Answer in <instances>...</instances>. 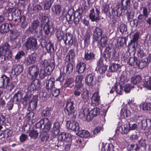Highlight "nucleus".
I'll return each instance as SVG.
<instances>
[{"label":"nucleus","instance_id":"f257e3e1","mask_svg":"<svg viewBox=\"0 0 151 151\" xmlns=\"http://www.w3.org/2000/svg\"><path fill=\"white\" fill-rule=\"evenodd\" d=\"M102 31L101 29L99 27H96L93 31V43L97 42L98 45L101 47H106L108 44V39L106 37H102Z\"/></svg>","mask_w":151,"mask_h":151},{"label":"nucleus","instance_id":"f03ea898","mask_svg":"<svg viewBox=\"0 0 151 151\" xmlns=\"http://www.w3.org/2000/svg\"><path fill=\"white\" fill-rule=\"evenodd\" d=\"M130 5V0H121L120 3L114 6L113 8H112V14L109 13V16L113 15L114 16L120 17L123 12V10H127Z\"/></svg>","mask_w":151,"mask_h":151},{"label":"nucleus","instance_id":"7ed1b4c3","mask_svg":"<svg viewBox=\"0 0 151 151\" xmlns=\"http://www.w3.org/2000/svg\"><path fill=\"white\" fill-rule=\"evenodd\" d=\"M104 57L107 62H110L112 60L114 61H118L119 60V53L117 52L115 48L109 45L106 48Z\"/></svg>","mask_w":151,"mask_h":151},{"label":"nucleus","instance_id":"20e7f679","mask_svg":"<svg viewBox=\"0 0 151 151\" xmlns=\"http://www.w3.org/2000/svg\"><path fill=\"white\" fill-rule=\"evenodd\" d=\"M10 46L8 43L5 42L0 46V57L4 56V60H7L12 57V51L10 50Z\"/></svg>","mask_w":151,"mask_h":151},{"label":"nucleus","instance_id":"39448f33","mask_svg":"<svg viewBox=\"0 0 151 151\" xmlns=\"http://www.w3.org/2000/svg\"><path fill=\"white\" fill-rule=\"evenodd\" d=\"M43 125L42 131L46 132H48L50 129L51 127V123L48 118H42L38 122L35 124L37 128L41 129Z\"/></svg>","mask_w":151,"mask_h":151},{"label":"nucleus","instance_id":"423d86ee","mask_svg":"<svg viewBox=\"0 0 151 151\" xmlns=\"http://www.w3.org/2000/svg\"><path fill=\"white\" fill-rule=\"evenodd\" d=\"M142 14H140L137 17V19L139 22L144 21L145 20L146 23L148 24L149 27L151 26V17H148L149 15V12L148 9L146 7L142 8Z\"/></svg>","mask_w":151,"mask_h":151},{"label":"nucleus","instance_id":"0eeeda50","mask_svg":"<svg viewBox=\"0 0 151 151\" xmlns=\"http://www.w3.org/2000/svg\"><path fill=\"white\" fill-rule=\"evenodd\" d=\"M39 67L36 65L29 66L27 71V77L32 80L36 79L39 75Z\"/></svg>","mask_w":151,"mask_h":151},{"label":"nucleus","instance_id":"6e6552de","mask_svg":"<svg viewBox=\"0 0 151 151\" xmlns=\"http://www.w3.org/2000/svg\"><path fill=\"white\" fill-rule=\"evenodd\" d=\"M0 83V88H3L5 86L7 90L9 91H11L13 89L15 85L14 83L11 82L10 78L6 76L4 78L1 79Z\"/></svg>","mask_w":151,"mask_h":151},{"label":"nucleus","instance_id":"1a4fd4ad","mask_svg":"<svg viewBox=\"0 0 151 151\" xmlns=\"http://www.w3.org/2000/svg\"><path fill=\"white\" fill-rule=\"evenodd\" d=\"M24 45L27 50L34 51L38 48L37 40L33 37L27 38L24 42Z\"/></svg>","mask_w":151,"mask_h":151},{"label":"nucleus","instance_id":"9d476101","mask_svg":"<svg viewBox=\"0 0 151 151\" xmlns=\"http://www.w3.org/2000/svg\"><path fill=\"white\" fill-rule=\"evenodd\" d=\"M100 7L96 6L95 8L92 9L90 11L89 17L92 22H97L100 19Z\"/></svg>","mask_w":151,"mask_h":151},{"label":"nucleus","instance_id":"9b49d317","mask_svg":"<svg viewBox=\"0 0 151 151\" xmlns=\"http://www.w3.org/2000/svg\"><path fill=\"white\" fill-rule=\"evenodd\" d=\"M41 64L42 66L46 68L47 71L49 72L48 73L49 75L51 74L52 72L54 69L55 66V63L54 61H52L50 63L49 61L46 59L42 60L41 63Z\"/></svg>","mask_w":151,"mask_h":151},{"label":"nucleus","instance_id":"f8f14e48","mask_svg":"<svg viewBox=\"0 0 151 151\" xmlns=\"http://www.w3.org/2000/svg\"><path fill=\"white\" fill-rule=\"evenodd\" d=\"M63 40L65 45H75L76 42L75 39L73 38V35L69 33H66L64 36Z\"/></svg>","mask_w":151,"mask_h":151},{"label":"nucleus","instance_id":"ddd939ff","mask_svg":"<svg viewBox=\"0 0 151 151\" xmlns=\"http://www.w3.org/2000/svg\"><path fill=\"white\" fill-rule=\"evenodd\" d=\"M66 127L68 129L75 132H78L80 129L79 124L77 122L72 120L67 121Z\"/></svg>","mask_w":151,"mask_h":151},{"label":"nucleus","instance_id":"4468645a","mask_svg":"<svg viewBox=\"0 0 151 151\" xmlns=\"http://www.w3.org/2000/svg\"><path fill=\"white\" fill-rule=\"evenodd\" d=\"M33 81L30 85L28 86V88L31 91L37 90L39 91L41 89V82L38 79H35Z\"/></svg>","mask_w":151,"mask_h":151},{"label":"nucleus","instance_id":"2eb2a0df","mask_svg":"<svg viewBox=\"0 0 151 151\" xmlns=\"http://www.w3.org/2000/svg\"><path fill=\"white\" fill-rule=\"evenodd\" d=\"M99 113V109L97 107H95L88 112V114L86 116V119L88 121H90L95 116L98 115Z\"/></svg>","mask_w":151,"mask_h":151},{"label":"nucleus","instance_id":"dca6fc26","mask_svg":"<svg viewBox=\"0 0 151 151\" xmlns=\"http://www.w3.org/2000/svg\"><path fill=\"white\" fill-rule=\"evenodd\" d=\"M83 11L82 8H79L74 12L73 21L75 24H78L80 20L82 17Z\"/></svg>","mask_w":151,"mask_h":151},{"label":"nucleus","instance_id":"f3484780","mask_svg":"<svg viewBox=\"0 0 151 151\" xmlns=\"http://www.w3.org/2000/svg\"><path fill=\"white\" fill-rule=\"evenodd\" d=\"M19 22L17 23H16L15 22L17 21V19L14 20L15 23H13V25L14 26L19 25L20 27L23 28H25L27 25V22L26 21V17L24 15H22L19 18Z\"/></svg>","mask_w":151,"mask_h":151},{"label":"nucleus","instance_id":"a211bd4d","mask_svg":"<svg viewBox=\"0 0 151 151\" xmlns=\"http://www.w3.org/2000/svg\"><path fill=\"white\" fill-rule=\"evenodd\" d=\"M58 139L66 142L71 141L72 138L70 134L63 132L60 134L58 137Z\"/></svg>","mask_w":151,"mask_h":151},{"label":"nucleus","instance_id":"6ab92c4d","mask_svg":"<svg viewBox=\"0 0 151 151\" xmlns=\"http://www.w3.org/2000/svg\"><path fill=\"white\" fill-rule=\"evenodd\" d=\"M13 133L12 130L9 129H6L2 130L0 134V139H7L11 136Z\"/></svg>","mask_w":151,"mask_h":151},{"label":"nucleus","instance_id":"aec40b11","mask_svg":"<svg viewBox=\"0 0 151 151\" xmlns=\"http://www.w3.org/2000/svg\"><path fill=\"white\" fill-rule=\"evenodd\" d=\"M55 80L53 77H51L50 78L47 80L46 82V88L48 91H50L54 87V84L55 82Z\"/></svg>","mask_w":151,"mask_h":151},{"label":"nucleus","instance_id":"412c9836","mask_svg":"<svg viewBox=\"0 0 151 151\" xmlns=\"http://www.w3.org/2000/svg\"><path fill=\"white\" fill-rule=\"evenodd\" d=\"M61 125L58 122L54 123L52 132V135L54 137L57 135L59 133Z\"/></svg>","mask_w":151,"mask_h":151},{"label":"nucleus","instance_id":"4be33fe9","mask_svg":"<svg viewBox=\"0 0 151 151\" xmlns=\"http://www.w3.org/2000/svg\"><path fill=\"white\" fill-rule=\"evenodd\" d=\"M75 53L73 49L69 50L65 57V61L67 62H73L74 61Z\"/></svg>","mask_w":151,"mask_h":151},{"label":"nucleus","instance_id":"5701e85b","mask_svg":"<svg viewBox=\"0 0 151 151\" xmlns=\"http://www.w3.org/2000/svg\"><path fill=\"white\" fill-rule=\"evenodd\" d=\"M92 103L95 106L98 105L100 103V96L98 91H96L91 98Z\"/></svg>","mask_w":151,"mask_h":151},{"label":"nucleus","instance_id":"b1692460","mask_svg":"<svg viewBox=\"0 0 151 151\" xmlns=\"http://www.w3.org/2000/svg\"><path fill=\"white\" fill-rule=\"evenodd\" d=\"M97 67L99 73L101 74L104 73L107 68V66L104 65L103 60L101 59H100L97 62Z\"/></svg>","mask_w":151,"mask_h":151},{"label":"nucleus","instance_id":"393cba45","mask_svg":"<svg viewBox=\"0 0 151 151\" xmlns=\"http://www.w3.org/2000/svg\"><path fill=\"white\" fill-rule=\"evenodd\" d=\"M23 67L21 65L16 64L14 65L12 67V70L15 75H18L23 70Z\"/></svg>","mask_w":151,"mask_h":151},{"label":"nucleus","instance_id":"a878e982","mask_svg":"<svg viewBox=\"0 0 151 151\" xmlns=\"http://www.w3.org/2000/svg\"><path fill=\"white\" fill-rule=\"evenodd\" d=\"M84 58L86 61H91L95 59V55L93 52L88 50L85 52Z\"/></svg>","mask_w":151,"mask_h":151},{"label":"nucleus","instance_id":"bb28decb","mask_svg":"<svg viewBox=\"0 0 151 151\" xmlns=\"http://www.w3.org/2000/svg\"><path fill=\"white\" fill-rule=\"evenodd\" d=\"M74 79L73 78L70 77L67 79L64 83L63 87L65 88H72L74 86Z\"/></svg>","mask_w":151,"mask_h":151},{"label":"nucleus","instance_id":"cd10ccee","mask_svg":"<svg viewBox=\"0 0 151 151\" xmlns=\"http://www.w3.org/2000/svg\"><path fill=\"white\" fill-rule=\"evenodd\" d=\"M94 75L93 73H91L86 76L85 78V82L88 86H91L93 85V81Z\"/></svg>","mask_w":151,"mask_h":151},{"label":"nucleus","instance_id":"c85d7f7f","mask_svg":"<svg viewBox=\"0 0 151 151\" xmlns=\"http://www.w3.org/2000/svg\"><path fill=\"white\" fill-rule=\"evenodd\" d=\"M91 34V33L90 30H87L84 36L83 39L85 46H88L89 44Z\"/></svg>","mask_w":151,"mask_h":151},{"label":"nucleus","instance_id":"c756f323","mask_svg":"<svg viewBox=\"0 0 151 151\" xmlns=\"http://www.w3.org/2000/svg\"><path fill=\"white\" fill-rule=\"evenodd\" d=\"M120 114L121 117L122 118H124L130 116L131 112L126 107H125L121 109Z\"/></svg>","mask_w":151,"mask_h":151},{"label":"nucleus","instance_id":"7c9ffc66","mask_svg":"<svg viewBox=\"0 0 151 151\" xmlns=\"http://www.w3.org/2000/svg\"><path fill=\"white\" fill-rule=\"evenodd\" d=\"M36 57L37 55L35 54L29 55L26 60V63L29 64H34L36 60Z\"/></svg>","mask_w":151,"mask_h":151},{"label":"nucleus","instance_id":"2f4dec72","mask_svg":"<svg viewBox=\"0 0 151 151\" xmlns=\"http://www.w3.org/2000/svg\"><path fill=\"white\" fill-rule=\"evenodd\" d=\"M23 94V92L21 91H18L13 95L12 100L15 102H18L19 100L21 99Z\"/></svg>","mask_w":151,"mask_h":151},{"label":"nucleus","instance_id":"473e14b6","mask_svg":"<svg viewBox=\"0 0 151 151\" xmlns=\"http://www.w3.org/2000/svg\"><path fill=\"white\" fill-rule=\"evenodd\" d=\"M142 78L140 75L134 76L132 78L131 82L133 85H136L139 83L141 81Z\"/></svg>","mask_w":151,"mask_h":151},{"label":"nucleus","instance_id":"72a5a7b5","mask_svg":"<svg viewBox=\"0 0 151 151\" xmlns=\"http://www.w3.org/2000/svg\"><path fill=\"white\" fill-rule=\"evenodd\" d=\"M102 13L105 14L106 16L108 15V17L110 18L112 15H113L114 17L115 16H114L113 15H111V16H109V13L112 14V13H111L110 12L109 6V4H106L104 5L102 7Z\"/></svg>","mask_w":151,"mask_h":151},{"label":"nucleus","instance_id":"f704fd0d","mask_svg":"<svg viewBox=\"0 0 151 151\" xmlns=\"http://www.w3.org/2000/svg\"><path fill=\"white\" fill-rule=\"evenodd\" d=\"M53 8L54 9L55 15L59 17L60 16V13L62 9L61 6L59 4H55L52 7V9L54 11Z\"/></svg>","mask_w":151,"mask_h":151},{"label":"nucleus","instance_id":"c9c22d12","mask_svg":"<svg viewBox=\"0 0 151 151\" xmlns=\"http://www.w3.org/2000/svg\"><path fill=\"white\" fill-rule=\"evenodd\" d=\"M86 68L85 63L83 62H81L77 64V72L79 73H82L84 71Z\"/></svg>","mask_w":151,"mask_h":151},{"label":"nucleus","instance_id":"e433bc0d","mask_svg":"<svg viewBox=\"0 0 151 151\" xmlns=\"http://www.w3.org/2000/svg\"><path fill=\"white\" fill-rule=\"evenodd\" d=\"M77 134L81 137L87 138L90 136L89 132L85 130H79L78 131Z\"/></svg>","mask_w":151,"mask_h":151},{"label":"nucleus","instance_id":"4c0bfd02","mask_svg":"<svg viewBox=\"0 0 151 151\" xmlns=\"http://www.w3.org/2000/svg\"><path fill=\"white\" fill-rule=\"evenodd\" d=\"M45 48L48 53L51 54L55 51L54 44L50 41H49L47 43Z\"/></svg>","mask_w":151,"mask_h":151},{"label":"nucleus","instance_id":"58836bf2","mask_svg":"<svg viewBox=\"0 0 151 151\" xmlns=\"http://www.w3.org/2000/svg\"><path fill=\"white\" fill-rule=\"evenodd\" d=\"M120 68L121 66L119 64L113 63L111 66H109V71L111 72L116 71Z\"/></svg>","mask_w":151,"mask_h":151},{"label":"nucleus","instance_id":"ea45409f","mask_svg":"<svg viewBox=\"0 0 151 151\" xmlns=\"http://www.w3.org/2000/svg\"><path fill=\"white\" fill-rule=\"evenodd\" d=\"M129 65L134 66H137L138 65V60L137 58L130 57L128 62Z\"/></svg>","mask_w":151,"mask_h":151},{"label":"nucleus","instance_id":"a19ab883","mask_svg":"<svg viewBox=\"0 0 151 151\" xmlns=\"http://www.w3.org/2000/svg\"><path fill=\"white\" fill-rule=\"evenodd\" d=\"M51 110L50 107H46L41 112L42 116V117L49 116L51 114Z\"/></svg>","mask_w":151,"mask_h":151},{"label":"nucleus","instance_id":"79ce46f5","mask_svg":"<svg viewBox=\"0 0 151 151\" xmlns=\"http://www.w3.org/2000/svg\"><path fill=\"white\" fill-rule=\"evenodd\" d=\"M68 64L66 65L65 68L66 70V73L69 75L72 73L73 71V65L71 62H68Z\"/></svg>","mask_w":151,"mask_h":151},{"label":"nucleus","instance_id":"37998d69","mask_svg":"<svg viewBox=\"0 0 151 151\" xmlns=\"http://www.w3.org/2000/svg\"><path fill=\"white\" fill-rule=\"evenodd\" d=\"M39 133L37 130L33 129L30 130L29 132V136L31 139H34L37 138Z\"/></svg>","mask_w":151,"mask_h":151},{"label":"nucleus","instance_id":"c03bdc74","mask_svg":"<svg viewBox=\"0 0 151 151\" xmlns=\"http://www.w3.org/2000/svg\"><path fill=\"white\" fill-rule=\"evenodd\" d=\"M49 91L51 92L50 96L52 97L58 96L60 93V89L56 88L55 87Z\"/></svg>","mask_w":151,"mask_h":151},{"label":"nucleus","instance_id":"a18cd8bd","mask_svg":"<svg viewBox=\"0 0 151 151\" xmlns=\"http://www.w3.org/2000/svg\"><path fill=\"white\" fill-rule=\"evenodd\" d=\"M53 0H50L49 1H45L44 3L43 8L45 10H48L51 6L53 2Z\"/></svg>","mask_w":151,"mask_h":151},{"label":"nucleus","instance_id":"49530a36","mask_svg":"<svg viewBox=\"0 0 151 151\" xmlns=\"http://www.w3.org/2000/svg\"><path fill=\"white\" fill-rule=\"evenodd\" d=\"M9 30V25L8 23H4L1 25L0 27V32L1 33H5Z\"/></svg>","mask_w":151,"mask_h":151},{"label":"nucleus","instance_id":"de8ad7c7","mask_svg":"<svg viewBox=\"0 0 151 151\" xmlns=\"http://www.w3.org/2000/svg\"><path fill=\"white\" fill-rule=\"evenodd\" d=\"M114 148L113 145L111 143L106 144L102 147V150L104 151H113Z\"/></svg>","mask_w":151,"mask_h":151},{"label":"nucleus","instance_id":"09e8293b","mask_svg":"<svg viewBox=\"0 0 151 151\" xmlns=\"http://www.w3.org/2000/svg\"><path fill=\"white\" fill-rule=\"evenodd\" d=\"M114 89L117 93L119 94H122L123 90L121 84L116 83L114 86Z\"/></svg>","mask_w":151,"mask_h":151},{"label":"nucleus","instance_id":"8fccbe9b","mask_svg":"<svg viewBox=\"0 0 151 151\" xmlns=\"http://www.w3.org/2000/svg\"><path fill=\"white\" fill-rule=\"evenodd\" d=\"M51 139H50V140H48L49 143L50 144V147H51L53 148L54 147L56 149L57 148L56 147L58 148L60 146H63L64 144L63 141L62 140H58L57 145H56V144L52 143V142H51Z\"/></svg>","mask_w":151,"mask_h":151},{"label":"nucleus","instance_id":"3c124183","mask_svg":"<svg viewBox=\"0 0 151 151\" xmlns=\"http://www.w3.org/2000/svg\"><path fill=\"white\" fill-rule=\"evenodd\" d=\"M89 91L86 89H83L81 93V96L84 101L86 100L89 98Z\"/></svg>","mask_w":151,"mask_h":151},{"label":"nucleus","instance_id":"603ef678","mask_svg":"<svg viewBox=\"0 0 151 151\" xmlns=\"http://www.w3.org/2000/svg\"><path fill=\"white\" fill-rule=\"evenodd\" d=\"M64 110L66 114L71 116L74 114L76 109L75 107H73L68 108H65Z\"/></svg>","mask_w":151,"mask_h":151},{"label":"nucleus","instance_id":"864d4df0","mask_svg":"<svg viewBox=\"0 0 151 151\" xmlns=\"http://www.w3.org/2000/svg\"><path fill=\"white\" fill-rule=\"evenodd\" d=\"M49 72L47 71L46 72L45 70V68L41 69L40 72H39V75L40 78L41 79L44 78L47 75L49 76L50 75L48 74Z\"/></svg>","mask_w":151,"mask_h":151},{"label":"nucleus","instance_id":"5fc2aeb1","mask_svg":"<svg viewBox=\"0 0 151 151\" xmlns=\"http://www.w3.org/2000/svg\"><path fill=\"white\" fill-rule=\"evenodd\" d=\"M88 114V108H83L79 112V115L81 118H83Z\"/></svg>","mask_w":151,"mask_h":151},{"label":"nucleus","instance_id":"6e6d98bb","mask_svg":"<svg viewBox=\"0 0 151 151\" xmlns=\"http://www.w3.org/2000/svg\"><path fill=\"white\" fill-rule=\"evenodd\" d=\"M119 132L123 134H126L129 131V129L127 127L125 126H122L119 127Z\"/></svg>","mask_w":151,"mask_h":151},{"label":"nucleus","instance_id":"4d7b16f0","mask_svg":"<svg viewBox=\"0 0 151 151\" xmlns=\"http://www.w3.org/2000/svg\"><path fill=\"white\" fill-rule=\"evenodd\" d=\"M127 81V77L124 73H123L120 77L119 84L123 85Z\"/></svg>","mask_w":151,"mask_h":151},{"label":"nucleus","instance_id":"13d9d810","mask_svg":"<svg viewBox=\"0 0 151 151\" xmlns=\"http://www.w3.org/2000/svg\"><path fill=\"white\" fill-rule=\"evenodd\" d=\"M143 85L144 87L149 89L150 88L151 81L150 80V77L149 79L145 78L143 80Z\"/></svg>","mask_w":151,"mask_h":151},{"label":"nucleus","instance_id":"bf43d9fd","mask_svg":"<svg viewBox=\"0 0 151 151\" xmlns=\"http://www.w3.org/2000/svg\"><path fill=\"white\" fill-rule=\"evenodd\" d=\"M141 107H142V109L143 110H151V103H146L145 105L143 104L142 105H140V109H141Z\"/></svg>","mask_w":151,"mask_h":151},{"label":"nucleus","instance_id":"052dcab7","mask_svg":"<svg viewBox=\"0 0 151 151\" xmlns=\"http://www.w3.org/2000/svg\"><path fill=\"white\" fill-rule=\"evenodd\" d=\"M147 63L145 60L143 59L140 60H138L137 66H138L140 69H142L146 66Z\"/></svg>","mask_w":151,"mask_h":151},{"label":"nucleus","instance_id":"680f3d73","mask_svg":"<svg viewBox=\"0 0 151 151\" xmlns=\"http://www.w3.org/2000/svg\"><path fill=\"white\" fill-rule=\"evenodd\" d=\"M126 16L128 21H130L134 17V13L132 10H127Z\"/></svg>","mask_w":151,"mask_h":151},{"label":"nucleus","instance_id":"e2e57ef3","mask_svg":"<svg viewBox=\"0 0 151 151\" xmlns=\"http://www.w3.org/2000/svg\"><path fill=\"white\" fill-rule=\"evenodd\" d=\"M50 26L49 24H46L44 26L43 30L46 35L48 36L50 32Z\"/></svg>","mask_w":151,"mask_h":151},{"label":"nucleus","instance_id":"0e129e2a","mask_svg":"<svg viewBox=\"0 0 151 151\" xmlns=\"http://www.w3.org/2000/svg\"><path fill=\"white\" fill-rule=\"evenodd\" d=\"M139 149V147L137 144H131L127 147V149L128 151H131V150H134L135 151H137Z\"/></svg>","mask_w":151,"mask_h":151},{"label":"nucleus","instance_id":"69168bd1","mask_svg":"<svg viewBox=\"0 0 151 151\" xmlns=\"http://www.w3.org/2000/svg\"><path fill=\"white\" fill-rule=\"evenodd\" d=\"M30 100V97L27 93H26L24 97L21 99V102L23 105H26L29 102Z\"/></svg>","mask_w":151,"mask_h":151},{"label":"nucleus","instance_id":"338daca9","mask_svg":"<svg viewBox=\"0 0 151 151\" xmlns=\"http://www.w3.org/2000/svg\"><path fill=\"white\" fill-rule=\"evenodd\" d=\"M49 18L47 16H44L42 17L41 26L42 27H43V25H45L46 24H49Z\"/></svg>","mask_w":151,"mask_h":151},{"label":"nucleus","instance_id":"774afa93","mask_svg":"<svg viewBox=\"0 0 151 151\" xmlns=\"http://www.w3.org/2000/svg\"><path fill=\"white\" fill-rule=\"evenodd\" d=\"M75 106L73 101H72L71 99H69L67 101L65 108L75 107Z\"/></svg>","mask_w":151,"mask_h":151}]
</instances>
